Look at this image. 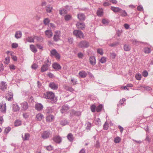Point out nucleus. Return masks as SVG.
Instances as JSON below:
<instances>
[{
	"label": "nucleus",
	"instance_id": "obj_17",
	"mask_svg": "<svg viewBox=\"0 0 153 153\" xmlns=\"http://www.w3.org/2000/svg\"><path fill=\"white\" fill-rule=\"evenodd\" d=\"M77 18L78 19L81 21H84L85 19V16L84 14L82 13H79L77 15Z\"/></svg>",
	"mask_w": 153,
	"mask_h": 153
},
{
	"label": "nucleus",
	"instance_id": "obj_63",
	"mask_svg": "<svg viewBox=\"0 0 153 153\" xmlns=\"http://www.w3.org/2000/svg\"><path fill=\"white\" fill-rule=\"evenodd\" d=\"M104 129L105 130H107L108 128V123L107 122L105 123L104 126Z\"/></svg>",
	"mask_w": 153,
	"mask_h": 153
},
{
	"label": "nucleus",
	"instance_id": "obj_7",
	"mask_svg": "<svg viewBox=\"0 0 153 153\" xmlns=\"http://www.w3.org/2000/svg\"><path fill=\"white\" fill-rule=\"evenodd\" d=\"M60 36V32L59 30L55 31L53 38L54 41L56 42L59 39Z\"/></svg>",
	"mask_w": 153,
	"mask_h": 153
},
{
	"label": "nucleus",
	"instance_id": "obj_10",
	"mask_svg": "<svg viewBox=\"0 0 153 153\" xmlns=\"http://www.w3.org/2000/svg\"><path fill=\"white\" fill-rule=\"evenodd\" d=\"M35 107L36 110L38 111H42L43 108V106L40 103H37L35 104Z\"/></svg>",
	"mask_w": 153,
	"mask_h": 153
},
{
	"label": "nucleus",
	"instance_id": "obj_54",
	"mask_svg": "<svg viewBox=\"0 0 153 153\" xmlns=\"http://www.w3.org/2000/svg\"><path fill=\"white\" fill-rule=\"evenodd\" d=\"M87 125L86 129L90 130L91 127V124L90 122H88L87 123Z\"/></svg>",
	"mask_w": 153,
	"mask_h": 153
},
{
	"label": "nucleus",
	"instance_id": "obj_31",
	"mask_svg": "<svg viewBox=\"0 0 153 153\" xmlns=\"http://www.w3.org/2000/svg\"><path fill=\"white\" fill-rule=\"evenodd\" d=\"M30 48L31 51L34 53H36L37 51L36 48L34 45H30Z\"/></svg>",
	"mask_w": 153,
	"mask_h": 153
},
{
	"label": "nucleus",
	"instance_id": "obj_32",
	"mask_svg": "<svg viewBox=\"0 0 153 153\" xmlns=\"http://www.w3.org/2000/svg\"><path fill=\"white\" fill-rule=\"evenodd\" d=\"M133 44L136 45H138L139 43H141L142 42L137 41L136 39H132L131 41Z\"/></svg>",
	"mask_w": 153,
	"mask_h": 153
},
{
	"label": "nucleus",
	"instance_id": "obj_25",
	"mask_svg": "<svg viewBox=\"0 0 153 153\" xmlns=\"http://www.w3.org/2000/svg\"><path fill=\"white\" fill-rule=\"evenodd\" d=\"M120 15L123 17H125L127 16V13L126 12L125 10H123L121 9L119 13Z\"/></svg>",
	"mask_w": 153,
	"mask_h": 153
},
{
	"label": "nucleus",
	"instance_id": "obj_11",
	"mask_svg": "<svg viewBox=\"0 0 153 153\" xmlns=\"http://www.w3.org/2000/svg\"><path fill=\"white\" fill-rule=\"evenodd\" d=\"M6 104L5 103H0V111L4 113H6Z\"/></svg>",
	"mask_w": 153,
	"mask_h": 153
},
{
	"label": "nucleus",
	"instance_id": "obj_59",
	"mask_svg": "<svg viewBox=\"0 0 153 153\" xmlns=\"http://www.w3.org/2000/svg\"><path fill=\"white\" fill-rule=\"evenodd\" d=\"M10 58L8 57H6L5 58V60L4 61V62L6 64H8L10 61Z\"/></svg>",
	"mask_w": 153,
	"mask_h": 153
},
{
	"label": "nucleus",
	"instance_id": "obj_24",
	"mask_svg": "<svg viewBox=\"0 0 153 153\" xmlns=\"http://www.w3.org/2000/svg\"><path fill=\"white\" fill-rule=\"evenodd\" d=\"M111 9L113 12L115 13H119L121 8L118 7H116L113 6H111Z\"/></svg>",
	"mask_w": 153,
	"mask_h": 153
},
{
	"label": "nucleus",
	"instance_id": "obj_3",
	"mask_svg": "<svg viewBox=\"0 0 153 153\" xmlns=\"http://www.w3.org/2000/svg\"><path fill=\"white\" fill-rule=\"evenodd\" d=\"M73 33L76 38H79L80 39L84 38V34L80 30H75L73 31Z\"/></svg>",
	"mask_w": 153,
	"mask_h": 153
},
{
	"label": "nucleus",
	"instance_id": "obj_29",
	"mask_svg": "<svg viewBox=\"0 0 153 153\" xmlns=\"http://www.w3.org/2000/svg\"><path fill=\"white\" fill-rule=\"evenodd\" d=\"M97 14L98 16H101L103 15V10L102 8H99L97 12Z\"/></svg>",
	"mask_w": 153,
	"mask_h": 153
},
{
	"label": "nucleus",
	"instance_id": "obj_48",
	"mask_svg": "<svg viewBox=\"0 0 153 153\" xmlns=\"http://www.w3.org/2000/svg\"><path fill=\"white\" fill-rule=\"evenodd\" d=\"M135 77L138 80H140L141 79V74H137L136 75Z\"/></svg>",
	"mask_w": 153,
	"mask_h": 153
},
{
	"label": "nucleus",
	"instance_id": "obj_58",
	"mask_svg": "<svg viewBox=\"0 0 153 153\" xmlns=\"http://www.w3.org/2000/svg\"><path fill=\"white\" fill-rule=\"evenodd\" d=\"M34 39H36L38 41H41L42 40V38L36 36L34 37Z\"/></svg>",
	"mask_w": 153,
	"mask_h": 153
},
{
	"label": "nucleus",
	"instance_id": "obj_57",
	"mask_svg": "<svg viewBox=\"0 0 153 153\" xmlns=\"http://www.w3.org/2000/svg\"><path fill=\"white\" fill-rule=\"evenodd\" d=\"M51 53L52 55L54 56L58 53L55 49L52 50Z\"/></svg>",
	"mask_w": 153,
	"mask_h": 153
},
{
	"label": "nucleus",
	"instance_id": "obj_28",
	"mask_svg": "<svg viewBox=\"0 0 153 153\" xmlns=\"http://www.w3.org/2000/svg\"><path fill=\"white\" fill-rule=\"evenodd\" d=\"M22 36V32L20 31H17L16 32L15 37L16 38L18 39L21 38Z\"/></svg>",
	"mask_w": 153,
	"mask_h": 153
},
{
	"label": "nucleus",
	"instance_id": "obj_53",
	"mask_svg": "<svg viewBox=\"0 0 153 153\" xmlns=\"http://www.w3.org/2000/svg\"><path fill=\"white\" fill-rule=\"evenodd\" d=\"M45 147L48 151H50L52 149L53 147L51 145H49L47 146H45Z\"/></svg>",
	"mask_w": 153,
	"mask_h": 153
},
{
	"label": "nucleus",
	"instance_id": "obj_14",
	"mask_svg": "<svg viewBox=\"0 0 153 153\" xmlns=\"http://www.w3.org/2000/svg\"><path fill=\"white\" fill-rule=\"evenodd\" d=\"M69 107L67 105H63L60 110V111L62 114L65 113L69 109Z\"/></svg>",
	"mask_w": 153,
	"mask_h": 153
},
{
	"label": "nucleus",
	"instance_id": "obj_51",
	"mask_svg": "<svg viewBox=\"0 0 153 153\" xmlns=\"http://www.w3.org/2000/svg\"><path fill=\"white\" fill-rule=\"evenodd\" d=\"M120 140V138L119 137H117L115 138L114 139V142L115 143H118Z\"/></svg>",
	"mask_w": 153,
	"mask_h": 153
},
{
	"label": "nucleus",
	"instance_id": "obj_49",
	"mask_svg": "<svg viewBox=\"0 0 153 153\" xmlns=\"http://www.w3.org/2000/svg\"><path fill=\"white\" fill-rule=\"evenodd\" d=\"M96 106L93 105L91 106V109L92 112H94L95 111Z\"/></svg>",
	"mask_w": 153,
	"mask_h": 153
},
{
	"label": "nucleus",
	"instance_id": "obj_16",
	"mask_svg": "<svg viewBox=\"0 0 153 153\" xmlns=\"http://www.w3.org/2000/svg\"><path fill=\"white\" fill-rule=\"evenodd\" d=\"M13 94L11 92H8V93L6 97V98L7 100L9 101H11L13 99Z\"/></svg>",
	"mask_w": 153,
	"mask_h": 153
},
{
	"label": "nucleus",
	"instance_id": "obj_12",
	"mask_svg": "<svg viewBox=\"0 0 153 153\" xmlns=\"http://www.w3.org/2000/svg\"><path fill=\"white\" fill-rule=\"evenodd\" d=\"M21 107L22 108V110L23 111H25L28 108V105L27 102H24L21 104Z\"/></svg>",
	"mask_w": 153,
	"mask_h": 153
},
{
	"label": "nucleus",
	"instance_id": "obj_47",
	"mask_svg": "<svg viewBox=\"0 0 153 153\" xmlns=\"http://www.w3.org/2000/svg\"><path fill=\"white\" fill-rule=\"evenodd\" d=\"M11 128L10 127L6 128L4 130V133L7 134L11 130Z\"/></svg>",
	"mask_w": 153,
	"mask_h": 153
},
{
	"label": "nucleus",
	"instance_id": "obj_36",
	"mask_svg": "<svg viewBox=\"0 0 153 153\" xmlns=\"http://www.w3.org/2000/svg\"><path fill=\"white\" fill-rule=\"evenodd\" d=\"M124 49L125 51H128L130 50L131 47L128 45H125L124 46Z\"/></svg>",
	"mask_w": 153,
	"mask_h": 153
},
{
	"label": "nucleus",
	"instance_id": "obj_4",
	"mask_svg": "<svg viewBox=\"0 0 153 153\" xmlns=\"http://www.w3.org/2000/svg\"><path fill=\"white\" fill-rule=\"evenodd\" d=\"M89 45L88 42L86 41H82L80 42L78 45L79 47L82 48H88Z\"/></svg>",
	"mask_w": 153,
	"mask_h": 153
},
{
	"label": "nucleus",
	"instance_id": "obj_22",
	"mask_svg": "<svg viewBox=\"0 0 153 153\" xmlns=\"http://www.w3.org/2000/svg\"><path fill=\"white\" fill-rule=\"evenodd\" d=\"M44 118L43 115L41 113H39L36 114V119L38 121L41 120Z\"/></svg>",
	"mask_w": 153,
	"mask_h": 153
},
{
	"label": "nucleus",
	"instance_id": "obj_41",
	"mask_svg": "<svg viewBox=\"0 0 153 153\" xmlns=\"http://www.w3.org/2000/svg\"><path fill=\"white\" fill-rule=\"evenodd\" d=\"M71 16L70 15H67L64 16V19L66 21H68L71 19Z\"/></svg>",
	"mask_w": 153,
	"mask_h": 153
},
{
	"label": "nucleus",
	"instance_id": "obj_55",
	"mask_svg": "<svg viewBox=\"0 0 153 153\" xmlns=\"http://www.w3.org/2000/svg\"><path fill=\"white\" fill-rule=\"evenodd\" d=\"M12 48H16L18 47V45L16 43H13L11 45Z\"/></svg>",
	"mask_w": 153,
	"mask_h": 153
},
{
	"label": "nucleus",
	"instance_id": "obj_33",
	"mask_svg": "<svg viewBox=\"0 0 153 153\" xmlns=\"http://www.w3.org/2000/svg\"><path fill=\"white\" fill-rule=\"evenodd\" d=\"M30 137V134H29L26 133L25 134V136L24 137L23 135H22V137L24 140H27Z\"/></svg>",
	"mask_w": 153,
	"mask_h": 153
},
{
	"label": "nucleus",
	"instance_id": "obj_64",
	"mask_svg": "<svg viewBox=\"0 0 153 153\" xmlns=\"http://www.w3.org/2000/svg\"><path fill=\"white\" fill-rule=\"evenodd\" d=\"M78 57L80 58H82L83 56V54L81 52L78 53L77 54Z\"/></svg>",
	"mask_w": 153,
	"mask_h": 153
},
{
	"label": "nucleus",
	"instance_id": "obj_1",
	"mask_svg": "<svg viewBox=\"0 0 153 153\" xmlns=\"http://www.w3.org/2000/svg\"><path fill=\"white\" fill-rule=\"evenodd\" d=\"M43 97L51 100L53 102H55L57 101L56 98H55L54 94L51 91H48L44 93Z\"/></svg>",
	"mask_w": 153,
	"mask_h": 153
},
{
	"label": "nucleus",
	"instance_id": "obj_56",
	"mask_svg": "<svg viewBox=\"0 0 153 153\" xmlns=\"http://www.w3.org/2000/svg\"><path fill=\"white\" fill-rule=\"evenodd\" d=\"M97 52L98 53L100 54L101 55H102L103 53L102 50L100 48H99L97 49Z\"/></svg>",
	"mask_w": 153,
	"mask_h": 153
},
{
	"label": "nucleus",
	"instance_id": "obj_13",
	"mask_svg": "<svg viewBox=\"0 0 153 153\" xmlns=\"http://www.w3.org/2000/svg\"><path fill=\"white\" fill-rule=\"evenodd\" d=\"M7 86L5 82L2 81L0 83V89L2 91H5L7 89Z\"/></svg>",
	"mask_w": 153,
	"mask_h": 153
},
{
	"label": "nucleus",
	"instance_id": "obj_39",
	"mask_svg": "<svg viewBox=\"0 0 153 153\" xmlns=\"http://www.w3.org/2000/svg\"><path fill=\"white\" fill-rule=\"evenodd\" d=\"M50 22V20L48 18H45L43 20V23L45 25H48Z\"/></svg>",
	"mask_w": 153,
	"mask_h": 153
},
{
	"label": "nucleus",
	"instance_id": "obj_23",
	"mask_svg": "<svg viewBox=\"0 0 153 153\" xmlns=\"http://www.w3.org/2000/svg\"><path fill=\"white\" fill-rule=\"evenodd\" d=\"M52 67L54 69L57 70L60 69L61 68L60 65L56 63H54L52 65Z\"/></svg>",
	"mask_w": 153,
	"mask_h": 153
},
{
	"label": "nucleus",
	"instance_id": "obj_40",
	"mask_svg": "<svg viewBox=\"0 0 153 153\" xmlns=\"http://www.w3.org/2000/svg\"><path fill=\"white\" fill-rule=\"evenodd\" d=\"M140 87L144 88L145 90L147 91H150L152 90V88L151 87L148 86H141Z\"/></svg>",
	"mask_w": 153,
	"mask_h": 153
},
{
	"label": "nucleus",
	"instance_id": "obj_62",
	"mask_svg": "<svg viewBox=\"0 0 153 153\" xmlns=\"http://www.w3.org/2000/svg\"><path fill=\"white\" fill-rule=\"evenodd\" d=\"M142 75L143 76L146 77L148 75V73L146 71H144L143 72Z\"/></svg>",
	"mask_w": 153,
	"mask_h": 153
},
{
	"label": "nucleus",
	"instance_id": "obj_37",
	"mask_svg": "<svg viewBox=\"0 0 153 153\" xmlns=\"http://www.w3.org/2000/svg\"><path fill=\"white\" fill-rule=\"evenodd\" d=\"M126 101V99L123 98L122 100H120L119 101V103L117 104V105L118 107L122 105L124 101Z\"/></svg>",
	"mask_w": 153,
	"mask_h": 153
},
{
	"label": "nucleus",
	"instance_id": "obj_42",
	"mask_svg": "<svg viewBox=\"0 0 153 153\" xmlns=\"http://www.w3.org/2000/svg\"><path fill=\"white\" fill-rule=\"evenodd\" d=\"M106 58L105 57L102 56L100 60V62L102 63H105L106 62Z\"/></svg>",
	"mask_w": 153,
	"mask_h": 153
},
{
	"label": "nucleus",
	"instance_id": "obj_44",
	"mask_svg": "<svg viewBox=\"0 0 153 153\" xmlns=\"http://www.w3.org/2000/svg\"><path fill=\"white\" fill-rule=\"evenodd\" d=\"M52 9V7H50V6H48L46 7V11L48 13H50Z\"/></svg>",
	"mask_w": 153,
	"mask_h": 153
},
{
	"label": "nucleus",
	"instance_id": "obj_26",
	"mask_svg": "<svg viewBox=\"0 0 153 153\" xmlns=\"http://www.w3.org/2000/svg\"><path fill=\"white\" fill-rule=\"evenodd\" d=\"M67 137L68 140L71 142L73 141L74 138L73 134L71 133L68 134Z\"/></svg>",
	"mask_w": 153,
	"mask_h": 153
},
{
	"label": "nucleus",
	"instance_id": "obj_15",
	"mask_svg": "<svg viewBox=\"0 0 153 153\" xmlns=\"http://www.w3.org/2000/svg\"><path fill=\"white\" fill-rule=\"evenodd\" d=\"M49 87L51 89L54 90H57L58 88V85L57 84L53 82H51L49 84Z\"/></svg>",
	"mask_w": 153,
	"mask_h": 153
},
{
	"label": "nucleus",
	"instance_id": "obj_43",
	"mask_svg": "<svg viewBox=\"0 0 153 153\" xmlns=\"http://www.w3.org/2000/svg\"><path fill=\"white\" fill-rule=\"evenodd\" d=\"M119 42H115L109 45V46L111 47H115L119 45Z\"/></svg>",
	"mask_w": 153,
	"mask_h": 153
},
{
	"label": "nucleus",
	"instance_id": "obj_30",
	"mask_svg": "<svg viewBox=\"0 0 153 153\" xmlns=\"http://www.w3.org/2000/svg\"><path fill=\"white\" fill-rule=\"evenodd\" d=\"M69 123V122H68L67 120H63L61 121L60 124L62 126H65L68 124Z\"/></svg>",
	"mask_w": 153,
	"mask_h": 153
},
{
	"label": "nucleus",
	"instance_id": "obj_27",
	"mask_svg": "<svg viewBox=\"0 0 153 153\" xmlns=\"http://www.w3.org/2000/svg\"><path fill=\"white\" fill-rule=\"evenodd\" d=\"M79 76L82 78H85L87 75L86 73L84 71H79Z\"/></svg>",
	"mask_w": 153,
	"mask_h": 153
},
{
	"label": "nucleus",
	"instance_id": "obj_46",
	"mask_svg": "<svg viewBox=\"0 0 153 153\" xmlns=\"http://www.w3.org/2000/svg\"><path fill=\"white\" fill-rule=\"evenodd\" d=\"M46 111L47 113H50L53 111V110L51 107H49L47 108Z\"/></svg>",
	"mask_w": 153,
	"mask_h": 153
},
{
	"label": "nucleus",
	"instance_id": "obj_8",
	"mask_svg": "<svg viewBox=\"0 0 153 153\" xmlns=\"http://www.w3.org/2000/svg\"><path fill=\"white\" fill-rule=\"evenodd\" d=\"M76 25L77 27L79 29L83 30L85 27V25L83 22H78L76 24Z\"/></svg>",
	"mask_w": 153,
	"mask_h": 153
},
{
	"label": "nucleus",
	"instance_id": "obj_50",
	"mask_svg": "<svg viewBox=\"0 0 153 153\" xmlns=\"http://www.w3.org/2000/svg\"><path fill=\"white\" fill-rule=\"evenodd\" d=\"M21 122L20 121L17 120L15 123V125L16 126H19L21 124Z\"/></svg>",
	"mask_w": 153,
	"mask_h": 153
},
{
	"label": "nucleus",
	"instance_id": "obj_45",
	"mask_svg": "<svg viewBox=\"0 0 153 153\" xmlns=\"http://www.w3.org/2000/svg\"><path fill=\"white\" fill-rule=\"evenodd\" d=\"M95 123L96 125L98 126L101 125V120L99 118H97L95 121Z\"/></svg>",
	"mask_w": 153,
	"mask_h": 153
},
{
	"label": "nucleus",
	"instance_id": "obj_18",
	"mask_svg": "<svg viewBox=\"0 0 153 153\" xmlns=\"http://www.w3.org/2000/svg\"><path fill=\"white\" fill-rule=\"evenodd\" d=\"M45 35L48 38H50L53 36V33L51 30H47L45 32Z\"/></svg>",
	"mask_w": 153,
	"mask_h": 153
},
{
	"label": "nucleus",
	"instance_id": "obj_35",
	"mask_svg": "<svg viewBox=\"0 0 153 153\" xmlns=\"http://www.w3.org/2000/svg\"><path fill=\"white\" fill-rule=\"evenodd\" d=\"M34 39V37L33 38L32 36L28 37L26 39L27 41L30 42H33Z\"/></svg>",
	"mask_w": 153,
	"mask_h": 153
},
{
	"label": "nucleus",
	"instance_id": "obj_38",
	"mask_svg": "<svg viewBox=\"0 0 153 153\" xmlns=\"http://www.w3.org/2000/svg\"><path fill=\"white\" fill-rule=\"evenodd\" d=\"M103 106L102 105H99L96 108V111L97 112H100Z\"/></svg>",
	"mask_w": 153,
	"mask_h": 153
},
{
	"label": "nucleus",
	"instance_id": "obj_34",
	"mask_svg": "<svg viewBox=\"0 0 153 153\" xmlns=\"http://www.w3.org/2000/svg\"><path fill=\"white\" fill-rule=\"evenodd\" d=\"M72 114L76 116H79L81 114V113L80 111H73L72 112Z\"/></svg>",
	"mask_w": 153,
	"mask_h": 153
},
{
	"label": "nucleus",
	"instance_id": "obj_6",
	"mask_svg": "<svg viewBox=\"0 0 153 153\" xmlns=\"http://www.w3.org/2000/svg\"><path fill=\"white\" fill-rule=\"evenodd\" d=\"M70 7L68 6H66L64 8L59 10V13L61 15L66 14L68 13V10H70Z\"/></svg>",
	"mask_w": 153,
	"mask_h": 153
},
{
	"label": "nucleus",
	"instance_id": "obj_2",
	"mask_svg": "<svg viewBox=\"0 0 153 153\" xmlns=\"http://www.w3.org/2000/svg\"><path fill=\"white\" fill-rule=\"evenodd\" d=\"M51 64V62H49L48 59L46 61H45L44 64L42 65L41 67V71L42 72H44L47 71Z\"/></svg>",
	"mask_w": 153,
	"mask_h": 153
},
{
	"label": "nucleus",
	"instance_id": "obj_5",
	"mask_svg": "<svg viewBox=\"0 0 153 153\" xmlns=\"http://www.w3.org/2000/svg\"><path fill=\"white\" fill-rule=\"evenodd\" d=\"M52 133L51 131H45L42 134V137L43 139H46L51 136Z\"/></svg>",
	"mask_w": 153,
	"mask_h": 153
},
{
	"label": "nucleus",
	"instance_id": "obj_60",
	"mask_svg": "<svg viewBox=\"0 0 153 153\" xmlns=\"http://www.w3.org/2000/svg\"><path fill=\"white\" fill-rule=\"evenodd\" d=\"M71 81L72 82L73 85H74L76 84L77 81L76 79H74V78H72L71 79Z\"/></svg>",
	"mask_w": 153,
	"mask_h": 153
},
{
	"label": "nucleus",
	"instance_id": "obj_52",
	"mask_svg": "<svg viewBox=\"0 0 153 153\" xmlns=\"http://www.w3.org/2000/svg\"><path fill=\"white\" fill-rule=\"evenodd\" d=\"M150 51H151L150 48L146 47L144 48V52L145 53H149L150 52Z\"/></svg>",
	"mask_w": 153,
	"mask_h": 153
},
{
	"label": "nucleus",
	"instance_id": "obj_19",
	"mask_svg": "<svg viewBox=\"0 0 153 153\" xmlns=\"http://www.w3.org/2000/svg\"><path fill=\"white\" fill-rule=\"evenodd\" d=\"M89 62L91 65H94L96 63L95 57L94 56H92L90 57Z\"/></svg>",
	"mask_w": 153,
	"mask_h": 153
},
{
	"label": "nucleus",
	"instance_id": "obj_9",
	"mask_svg": "<svg viewBox=\"0 0 153 153\" xmlns=\"http://www.w3.org/2000/svg\"><path fill=\"white\" fill-rule=\"evenodd\" d=\"M12 110L13 112H16L19 111L20 109V107L16 103H13L12 106Z\"/></svg>",
	"mask_w": 153,
	"mask_h": 153
},
{
	"label": "nucleus",
	"instance_id": "obj_20",
	"mask_svg": "<svg viewBox=\"0 0 153 153\" xmlns=\"http://www.w3.org/2000/svg\"><path fill=\"white\" fill-rule=\"evenodd\" d=\"M54 119V116L52 115H49L46 117V120L48 122L53 121Z\"/></svg>",
	"mask_w": 153,
	"mask_h": 153
},
{
	"label": "nucleus",
	"instance_id": "obj_21",
	"mask_svg": "<svg viewBox=\"0 0 153 153\" xmlns=\"http://www.w3.org/2000/svg\"><path fill=\"white\" fill-rule=\"evenodd\" d=\"M53 140L55 142L57 143H59L61 141V139L59 136H56L54 137Z\"/></svg>",
	"mask_w": 153,
	"mask_h": 153
},
{
	"label": "nucleus",
	"instance_id": "obj_61",
	"mask_svg": "<svg viewBox=\"0 0 153 153\" xmlns=\"http://www.w3.org/2000/svg\"><path fill=\"white\" fill-rule=\"evenodd\" d=\"M68 42L70 44H71L73 43V38L69 37L68 38Z\"/></svg>",
	"mask_w": 153,
	"mask_h": 153
}]
</instances>
